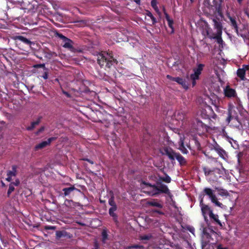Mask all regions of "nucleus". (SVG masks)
Instances as JSON below:
<instances>
[{
	"mask_svg": "<svg viewBox=\"0 0 249 249\" xmlns=\"http://www.w3.org/2000/svg\"><path fill=\"white\" fill-rule=\"evenodd\" d=\"M142 191L150 196H157L160 194L170 195V192L167 186L161 182H157L156 184H151L142 181L140 185Z\"/></svg>",
	"mask_w": 249,
	"mask_h": 249,
	"instance_id": "f257e3e1",
	"label": "nucleus"
},
{
	"mask_svg": "<svg viewBox=\"0 0 249 249\" xmlns=\"http://www.w3.org/2000/svg\"><path fill=\"white\" fill-rule=\"evenodd\" d=\"M205 176L209 181H216L223 176L225 172V169L222 167L221 168L213 167L210 168L207 167L203 168Z\"/></svg>",
	"mask_w": 249,
	"mask_h": 249,
	"instance_id": "f03ea898",
	"label": "nucleus"
},
{
	"mask_svg": "<svg viewBox=\"0 0 249 249\" xmlns=\"http://www.w3.org/2000/svg\"><path fill=\"white\" fill-rule=\"evenodd\" d=\"M97 61L101 66H104L106 63V67L110 68L113 64L117 63V61L113 57L111 53H99L98 55Z\"/></svg>",
	"mask_w": 249,
	"mask_h": 249,
	"instance_id": "7ed1b4c3",
	"label": "nucleus"
},
{
	"mask_svg": "<svg viewBox=\"0 0 249 249\" xmlns=\"http://www.w3.org/2000/svg\"><path fill=\"white\" fill-rule=\"evenodd\" d=\"M161 152L162 155L167 156L171 160H174L175 159H177L181 165H184L186 163V160L179 153H175L170 147H164Z\"/></svg>",
	"mask_w": 249,
	"mask_h": 249,
	"instance_id": "20e7f679",
	"label": "nucleus"
},
{
	"mask_svg": "<svg viewBox=\"0 0 249 249\" xmlns=\"http://www.w3.org/2000/svg\"><path fill=\"white\" fill-rule=\"evenodd\" d=\"M202 34L204 36H208L210 38L216 39L218 44H221L223 42L221 37L222 33L220 34L213 33L211 28L207 23H204Z\"/></svg>",
	"mask_w": 249,
	"mask_h": 249,
	"instance_id": "39448f33",
	"label": "nucleus"
},
{
	"mask_svg": "<svg viewBox=\"0 0 249 249\" xmlns=\"http://www.w3.org/2000/svg\"><path fill=\"white\" fill-rule=\"evenodd\" d=\"M203 193L205 195L208 196L211 199L212 203H214L216 206L222 208L223 204L218 201L217 197L214 194V191L209 188H205L203 190Z\"/></svg>",
	"mask_w": 249,
	"mask_h": 249,
	"instance_id": "423d86ee",
	"label": "nucleus"
},
{
	"mask_svg": "<svg viewBox=\"0 0 249 249\" xmlns=\"http://www.w3.org/2000/svg\"><path fill=\"white\" fill-rule=\"evenodd\" d=\"M204 67V64H199L197 65L196 68L194 69V73L190 75V78L193 80L192 84L193 86L196 85V80L198 79L199 76L201 73Z\"/></svg>",
	"mask_w": 249,
	"mask_h": 249,
	"instance_id": "0eeeda50",
	"label": "nucleus"
},
{
	"mask_svg": "<svg viewBox=\"0 0 249 249\" xmlns=\"http://www.w3.org/2000/svg\"><path fill=\"white\" fill-rule=\"evenodd\" d=\"M234 112L235 111H233L232 108L229 109L228 116L226 119V122L228 124H229L231 121H232L233 123H235V122H236V123H235V124H232V125L237 127L239 126L240 124L238 121V116L236 114L234 115Z\"/></svg>",
	"mask_w": 249,
	"mask_h": 249,
	"instance_id": "6e6552de",
	"label": "nucleus"
},
{
	"mask_svg": "<svg viewBox=\"0 0 249 249\" xmlns=\"http://www.w3.org/2000/svg\"><path fill=\"white\" fill-rule=\"evenodd\" d=\"M200 207L201 208V212L202 215L204 218L205 221L207 222L208 219L207 217V215L210 216L211 213H213L212 211L211 210L210 208L207 205H205L203 203V199L201 197V196H200Z\"/></svg>",
	"mask_w": 249,
	"mask_h": 249,
	"instance_id": "1a4fd4ad",
	"label": "nucleus"
},
{
	"mask_svg": "<svg viewBox=\"0 0 249 249\" xmlns=\"http://www.w3.org/2000/svg\"><path fill=\"white\" fill-rule=\"evenodd\" d=\"M57 36L63 40V47L65 48H67L71 50L73 49V43L71 40L65 36L61 34H58Z\"/></svg>",
	"mask_w": 249,
	"mask_h": 249,
	"instance_id": "9d476101",
	"label": "nucleus"
},
{
	"mask_svg": "<svg viewBox=\"0 0 249 249\" xmlns=\"http://www.w3.org/2000/svg\"><path fill=\"white\" fill-rule=\"evenodd\" d=\"M249 70V66L243 65L241 68L238 69L237 71V75L242 80H245V74L247 71Z\"/></svg>",
	"mask_w": 249,
	"mask_h": 249,
	"instance_id": "9b49d317",
	"label": "nucleus"
},
{
	"mask_svg": "<svg viewBox=\"0 0 249 249\" xmlns=\"http://www.w3.org/2000/svg\"><path fill=\"white\" fill-rule=\"evenodd\" d=\"M174 118L176 120V121L178 122V123H177L176 124L177 125H179L180 122H182V121L185 119V114L182 111H177L174 114Z\"/></svg>",
	"mask_w": 249,
	"mask_h": 249,
	"instance_id": "f8f14e48",
	"label": "nucleus"
},
{
	"mask_svg": "<svg viewBox=\"0 0 249 249\" xmlns=\"http://www.w3.org/2000/svg\"><path fill=\"white\" fill-rule=\"evenodd\" d=\"M214 149L216 151V152L222 159L224 160H226L227 159V155L226 151L219 145L216 144L214 146Z\"/></svg>",
	"mask_w": 249,
	"mask_h": 249,
	"instance_id": "ddd939ff",
	"label": "nucleus"
},
{
	"mask_svg": "<svg viewBox=\"0 0 249 249\" xmlns=\"http://www.w3.org/2000/svg\"><path fill=\"white\" fill-rule=\"evenodd\" d=\"M224 93L228 97H234L236 96V93L235 89L227 86L224 89Z\"/></svg>",
	"mask_w": 249,
	"mask_h": 249,
	"instance_id": "4468645a",
	"label": "nucleus"
},
{
	"mask_svg": "<svg viewBox=\"0 0 249 249\" xmlns=\"http://www.w3.org/2000/svg\"><path fill=\"white\" fill-rule=\"evenodd\" d=\"M54 138H50L48 139L47 141L42 142H41L39 143V144H37L35 146L36 150H38L42 149L46 146H47L48 145H49L52 141L54 140Z\"/></svg>",
	"mask_w": 249,
	"mask_h": 249,
	"instance_id": "2eb2a0df",
	"label": "nucleus"
},
{
	"mask_svg": "<svg viewBox=\"0 0 249 249\" xmlns=\"http://www.w3.org/2000/svg\"><path fill=\"white\" fill-rule=\"evenodd\" d=\"M213 22L214 28L216 29V32L215 34L222 33V26L220 22L217 20V18H213Z\"/></svg>",
	"mask_w": 249,
	"mask_h": 249,
	"instance_id": "dca6fc26",
	"label": "nucleus"
},
{
	"mask_svg": "<svg viewBox=\"0 0 249 249\" xmlns=\"http://www.w3.org/2000/svg\"><path fill=\"white\" fill-rule=\"evenodd\" d=\"M163 12L164 14L165 15V18L168 22V26L170 28L171 31V33H173L174 32V27H173V24H174V21L172 19H171L169 15L166 13L165 11V8H163Z\"/></svg>",
	"mask_w": 249,
	"mask_h": 249,
	"instance_id": "f3484780",
	"label": "nucleus"
},
{
	"mask_svg": "<svg viewBox=\"0 0 249 249\" xmlns=\"http://www.w3.org/2000/svg\"><path fill=\"white\" fill-rule=\"evenodd\" d=\"M196 129L202 132L207 131V127L206 124L200 120H196L195 124Z\"/></svg>",
	"mask_w": 249,
	"mask_h": 249,
	"instance_id": "a211bd4d",
	"label": "nucleus"
},
{
	"mask_svg": "<svg viewBox=\"0 0 249 249\" xmlns=\"http://www.w3.org/2000/svg\"><path fill=\"white\" fill-rule=\"evenodd\" d=\"M224 0H213V4L218 13L222 11V4Z\"/></svg>",
	"mask_w": 249,
	"mask_h": 249,
	"instance_id": "6ab92c4d",
	"label": "nucleus"
},
{
	"mask_svg": "<svg viewBox=\"0 0 249 249\" xmlns=\"http://www.w3.org/2000/svg\"><path fill=\"white\" fill-rule=\"evenodd\" d=\"M56 237L57 238H60L63 237L71 238V235L65 231H56Z\"/></svg>",
	"mask_w": 249,
	"mask_h": 249,
	"instance_id": "aec40b11",
	"label": "nucleus"
},
{
	"mask_svg": "<svg viewBox=\"0 0 249 249\" xmlns=\"http://www.w3.org/2000/svg\"><path fill=\"white\" fill-rule=\"evenodd\" d=\"M175 82L181 85L184 89H188V84H187L185 79L180 77H177L175 79Z\"/></svg>",
	"mask_w": 249,
	"mask_h": 249,
	"instance_id": "412c9836",
	"label": "nucleus"
},
{
	"mask_svg": "<svg viewBox=\"0 0 249 249\" xmlns=\"http://www.w3.org/2000/svg\"><path fill=\"white\" fill-rule=\"evenodd\" d=\"M74 190L78 191V190L76 189L75 187H74L73 186H72L68 188H64L62 189V191L64 192L63 195L64 196H69L71 194L72 192H73Z\"/></svg>",
	"mask_w": 249,
	"mask_h": 249,
	"instance_id": "4be33fe9",
	"label": "nucleus"
},
{
	"mask_svg": "<svg viewBox=\"0 0 249 249\" xmlns=\"http://www.w3.org/2000/svg\"><path fill=\"white\" fill-rule=\"evenodd\" d=\"M16 175V168L15 166L12 167V170L11 171H9L7 172V178H6V180L8 181H10L12 179V178L13 177H15Z\"/></svg>",
	"mask_w": 249,
	"mask_h": 249,
	"instance_id": "5701e85b",
	"label": "nucleus"
},
{
	"mask_svg": "<svg viewBox=\"0 0 249 249\" xmlns=\"http://www.w3.org/2000/svg\"><path fill=\"white\" fill-rule=\"evenodd\" d=\"M65 205L70 208H74L79 205L78 203L75 202L72 200L66 199L65 201Z\"/></svg>",
	"mask_w": 249,
	"mask_h": 249,
	"instance_id": "b1692460",
	"label": "nucleus"
},
{
	"mask_svg": "<svg viewBox=\"0 0 249 249\" xmlns=\"http://www.w3.org/2000/svg\"><path fill=\"white\" fill-rule=\"evenodd\" d=\"M117 210V208L115 207H111L109 209V215L112 217L114 221L115 222H117V215L114 213Z\"/></svg>",
	"mask_w": 249,
	"mask_h": 249,
	"instance_id": "393cba45",
	"label": "nucleus"
},
{
	"mask_svg": "<svg viewBox=\"0 0 249 249\" xmlns=\"http://www.w3.org/2000/svg\"><path fill=\"white\" fill-rule=\"evenodd\" d=\"M158 2L157 0H152L151 1V5L152 8L154 9V10L156 12V13L160 15V12L159 10V9L157 6Z\"/></svg>",
	"mask_w": 249,
	"mask_h": 249,
	"instance_id": "a878e982",
	"label": "nucleus"
},
{
	"mask_svg": "<svg viewBox=\"0 0 249 249\" xmlns=\"http://www.w3.org/2000/svg\"><path fill=\"white\" fill-rule=\"evenodd\" d=\"M210 217L211 219H213L217 224L222 226V224L220 220L218 219V216L216 214H213V213H211L210 214Z\"/></svg>",
	"mask_w": 249,
	"mask_h": 249,
	"instance_id": "bb28decb",
	"label": "nucleus"
},
{
	"mask_svg": "<svg viewBox=\"0 0 249 249\" xmlns=\"http://www.w3.org/2000/svg\"><path fill=\"white\" fill-rule=\"evenodd\" d=\"M40 118H38L36 121L32 122L31 125L27 127V130H31L35 127L36 125L38 124L40 122Z\"/></svg>",
	"mask_w": 249,
	"mask_h": 249,
	"instance_id": "cd10ccee",
	"label": "nucleus"
},
{
	"mask_svg": "<svg viewBox=\"0 0 249 249\" xmlns=\"http://www.w3.org/2000/svg\"><path fill=\"white\" fill-rule=\"evenodd\" d=\"M178 149L182 152L183 154H187L188 152V150L186 149V148L183 145V141L180 140V141L179 142V146Z\"/></svg>",
	"mask_w": 249,
	"mask_h": 249,
	"instance_id": "c85d7f7f",
	"label": "nucleus"
},
{
	"mask_svg": "<svg viewBox=\"0 0 249 249\" xmlns=\"http://www.w3.org/2000/svg\"><path fill=\"white\" fill-rule=\"evenodd\" d=\"M215 189L218 192V194L220 196H228V192L226 190H224V189H218V188H216Z\"/></svg>",
	"mask_w": 249,
	"mask_h": 249,
	"instance_id": "c756f323",
	"label": "nucleus"
},
{
	"mask_svg": "<svg viewBox=\"0 0 249 249\" xmlns=\"http://www.w3.org/2000/svg\"><path fill=\"white\" fill-rule=\"evenodd\" d=\"M147 204L149 205L156 207L158 208H161L162 207V205L156 201H148L147 202Z\"/></svg>",
	"mask_w": 249,
	"mask_h": 249,
	"instance_id": "7c9ffc66",
	"label": "nucleus"
},
{
	"mask_svg": "<svg viewBox=\"0 0 249 249\" xmlns=\"http://www.w3.org/2000/svg\"><path fill=\"white\" fill-rule=\"evenodd\" d=\"M145 14L147 17H149L151 19L153 24H154L157 22L156 18L153 16L150 11H146Z\"/></svg>",
	"mask_w": 249,
	"mask_h": 249,
	"instance_id": "2f4dec72",
	"label": "nucleus"
},
{
	"mask_svg": "<svg viewBox=\"0 0 249 249\" xmlns=\"http://www.w3.org/2000/svg\"><path fill=\"white\" fill-rule=\"evenodd\" d=\"M18 38L19 40L27 45H30L32 44V42L30 40L22 36H18Z\"/></svg>",
	"mask_w": 249,
	"mask_h": 249,
	"instance_id": "473e14b6",
	"label": "nucleus"
},
{
	"mask_svg": "<svg viewBox=\"0 0 249 249\" xmlns=\"http://www.w3.org/2000/svg\"><path fill=\"white\" fill-rule=\"evenodd\" d=\"M107 231L105 230H104L102 232V242L103 243H106V241L107 238Z\"/></svg>",
	"mask_w": 249,
	"mask_h": 249,
	"instance_id": "72a5a7b5",
	"label": "nucleus"
},
{
	"mask_svg": "<svg viewBox=\"0 0 249 249\" xmlns=\"http://www.w3.org/2000/svg\"><path fill=\"white\" fill-rule=\"evenodd\" d=\"M229 18L231 22V25L236 30H237V25L235 20L232 18L231 17L229 16Z\"/></svg>",
	"mask_w": 249,
	"mask_h": 249,
	"instance_id": "f704fd0d",
	"label": "nucleus"
},
{
	"mask_svg": "<svg viewBox=\"0 0 249 249\" xmlns=\"http://www.w3.org/2000/svg\"><path fill=\"white\" fill-rule=\"evenodd\" d=\"M160 179L166 183H170L171 180V178L167 175L164 177L160 178Z\"/></svg>",
	"mask_w": 249,
	"mask_h": 249,
	"instance_id": "c9c22d12",
	"label": "nucleus"
},
{
	"mask_svg": "<svg viewBox=\"0 0 249 249\" xmlns=\"http://www.w3.org/2000/svg\"><path fill=\"white\" fill-rule=\"evenodd\" d=\"M108 203L111 206V207L117 208V206L116 203L114 201L113 197H111L110 198H109L108 200Z\"/></svg>",
	"mask_w": 249,
	"mask_h": 249,
	"instance_id": "e433bc0d",
	"label": "nucleus"
},
{
	"mask_svg": "<svg viewBox=\"0 0 249 249\" xmlns=\"http://www.w3.org/2000/svg\"><path fill=\"white\" fill-rule=\"evenodd\" d=\"M15 186H13V184L10 183L9 185V189L7 192V195L8 196L13 192L15 190Z\"/></svg>",
	"mask_w": 249,
	"mask_h": 249,
	"instance_id": "4c0bfd02",
	"label": "nucleus"
},
{
	"mask_svg": "<svg viewBox=\"0 0 249 249\" xmlns=\"http://www.w3.org/2000/svg\"><path fill=\"white\" fill-rule=\"evenodd\" d=\"M223 137L226 138L227 140L230 143H231V141H234V140L228 136L227 133H223L222 134Z\"/></svg>",
	"mask_w": 249,
	"mask_h": 249,
	"instance_id": "58836bf2",
	"label": "nucleus"
},
{
	"mask_svg": "<svg viewBox=\"0 0 249 249\" xmlns=\"http://www.w3.org/2000/svg\"><path fill=\"white\" fill-rule=\"evenodd\" d=\"M151 237V235H144L141 236V239L143 240H149Z\"/></svg>",
	"mask_w": 249,
	"mask_h": 249,
	"instance_id": "ea45409f",
	"label": "nucleus"
},
{
	"mask_svg": "<svg viewBox=\"0 0 249 249\" xmlns=\"http://www.w3.org/2000/svg\"><path fill=\"white\" fill-rule=\"evenodd\" d=\"M235 104H237V107H240L241 106V102L239 98L236 97Z\"/></svg>",
	"mask_w": 249,
	"mask_h": 249,
	"instance_id": "a19ab883",
	"label": "nucleus"
},
{
	"mask_svg": "<svg viewBox=\"0 0 249 249\" xmlns=\"http://www.w3.org/2000/svg\"><path fill=\"white\" fill-rule=\"evenodd\" d=\"M188 230L191 232L193 235H195V230L193 227L189 226L187 228Z\"/></svg>",
	"mask_w": 249,
	"mask_h": 249,
	"instance_id": "79ce46f5",
	"label": "nucleus"
},
{
	"mask_svg": "<svg viewBox=\"0 0 249 249\" xmlns=\"http://www.w3.org/2000/svg\"><path fill=\"white\" fill-rule=\"evenodd\" d=\"M231 146L234 148L236 149L238 147V144H237L236 141H231Z\"/></svg>",
	"mask_w": 249,
	"mask_h": 249,
	"instance_id": "37998d69",
	"label": "nucleus"
},
{
	"mask_svg": "<svg viewBox=\"0 0 249 249\" xmlns=\"http://www.w3.org/2000/svg\"><path fill=\"white\" fill-rule=\"evenodd\" d=\"M166 77L167 79H168L170 80L173 81H175V79L176 78V77H173L170 76V75H167L166 76Z\"/></svg>",
	"mask_w": 249,
	"mask_h": 249,
	"instance_id": "c03bdc74",
	"label": "nucleus"
},
{
	"mask_svg": "<svg viewBox=\"0 0 249 249\" xmlns=\"http://www.w3.org/2000/svg\"><path fill=\"white\" fill-rule=\"evenodd\" d=\"M11 184H13V186H18L19 184V181L18 180H16L15 182H13L11 183Z\"/></svg>",
	"mask_w": 249,
	"mask_h": 249,
	"instance_id": "a18cd8bd",
	"label": "nucleus"
},
{
	"mask_svg": "<svg viewBox=\"0 0 249 249\" xmlns=\"http://www.w3.org/2000/svg\"><path fill=\"white\" fill-rule=\"evenodd\" d=\"M42 77L44 79H47L48 78V77L47 72H46V71L44 72V73H43V74Z\"/></svg>",
	"mask_w": 249,
	"mask_h": 249,
	"instance_id": "49530a36",
	"label": "nucleus"
},
{
	"mask_svg": "<svg viewBox=\"0 0 249 249\" xmlns=\"http://www.w3.org/2000/svg\"><path fill=\"white\" fill-rule=\"evenodd\" d=\"M62 92L64 94H65L67 97H71V95L67 91H65V90H62Z\"/></svg>",
	"mask_w": 249,
	"mask_h": 249,
	"instance_id": "de8ad7c7",
	"label": "nucleus"
},
{
	"mask_svg": "<svg viewBox=\"0 0 249 249\" xmlns=\"http://www.w3.org/2000/svg\"><path fill=\"white\" fill-rule=\"evenodd\" d=\"M94 249H99V245L97 241H95L94 244Z\"/></svg>",
	"mask_w": 249,
	"mask_h": 249,
	"instance_id": "09e8293b",
	"label": "nucleus"
},
{
	"mask_svg": "<svg viewBox=\"0 0 249 249\" xmlns=\"http://www.w3.org/2000/svg\"><path fill=\"white\" fill-rule=\"evenodd\" d=\"M139 247H140V246H137V245L131 246H128V247H127L126 249H132V248H138Z\"/></svg>",
	"mask_w": 249,
	"mask_h": 249,
	"instance_id": "8fccbe9b",
	"label": "nucleus"
},
{
	"mask_svg": "<svg viewBox=\"0 0 249 249\" xmlns=\"http://www.w3.org/2000/svg\"><path fill=\"white\" fill-rule=\"evenodd\" d=\"M84 160L88 161L90 163H91L92 164H93L94 163L93 161L92 160H91L89 159H84Z\"/></svg>",
	"mask_w": 249,
	"mask_h": 249,
	"instance_id": "3c124183",
	"label": "nucleus"
},
{
	"mask_svg": "<svg viewBox=\"0 0 249 249\" xmlns=\"http://www.w3.org/2000/svg\"><path fill=\"white\" fill-rule=\"evenodd\" d=\"M138 5L141 4V0H134Z\"/></svg>",
	"mask_w": 249,
	"mask_h": 249,
	"instance_id": "603ef678",
	"label": "nucleus"
},
{
	"mask_svg": "<svg viewBox=\"0 0 249 249\" xmlns=\"http://www.w3.org/2000/svg\"><path fill=\"white\" fill-rule=\"evenodd\" d=\"M217 249H227L226 248L222 247L221 245H219L217 247Z\"/></svg>",
	"mask_w": 249,
	"mask_h": 249,
	"instance_id": "864d4df0",
	"label": "nucleus"
},
{
	"mask_svg": "<svg viewBox=\"0 0 249 249\" xmlns=\"http://www.w3.org/2000/svg\"><path fill=\"white\" fill-rule=\"evenodd\" d=\"M212 104L213 105H214L215 107H216V103L215 100H214V102L213 101H212Z\"/></svg>",
	"mask_w": 249,
	"mask_h": 249,
	"instance_id": "5fc2aeb1",
	"label": "nucleus"
},
{
	"mask_svg": "<svg viewBox=\"0 0 249 249\" xmlns=\"http://www.w3.org/2000/svg\"><path fill=\"white\" fill-rule=\"evenodd\" d=\"M222 133L223 134V133H226V131H225V127H224L222 129Z\"/></svg>",
	"mask_w": 249,
	"mask_h": 249,
	"instance_id": "6e6d98bb",
	"label": "nucleus"
},
{
	"mask_svg": "<svg viewBox=\"0 0 249 249\" xmlns=\"http://www.w3.org/2000/svg\"><path fill=\"white\" fill-rule=\"evenodd\" d=\"M246 14L247 15V16H248V17L249 18V11H248V10H247V11L246 12Z\"/></svg>",
	"mask_w": 249,
	"mask_h": 249,
	"instance_id": "4d7b16f0",
	"label": "nucleus"
},
{
	"mask_svg": "<svg viewBox=\"0 0 249 249\" xmlns=\"http://www.w3.org/2000/svg\"><path fill=\"white\" fill-rule=\"evenodd\" d=\"M243 0H237V1L239 3H241V2H242Z\"/></svg>",
	"mask_w": 249,
	"mask_h": 249,
	"instance_id": "13d9d810",
	"label": "nucleus"
},
{
	"mask_svg": "<svg viewBox=\"0 0 249 249\" xmlns=\"http://www.w3.org/2000/svg\"><path fill=\"white\" fill-rule=\"evenodd\" d=\"M203 234H205L206 233V230H205V228H204L203 230Z\"/></svg>",
	"mask_w": 249,
	"mask_h": 249,
	"instance_id": "bf43d9fd",
	"label": "nucleus"
},
{
	"mask_svg": "<svg viewBox=\"0 0 249 249\" xmlns=\"http://www.w3.org/2000/svg\"><path fill=\"white\" fill-rule=\"evenodd\" d=\"M40 66L41 67H43L45 66V65H44V64H41V65H40Z\"/></svg>",
	"mask_w": 249,
	"mask_h": 249,
	"instance_id": "052dcab7",
	"label": "nucleus"
},
{
	"mask_svg": "<svg viewBox=\"0 0 249 249\" xmlns=\"http://www.w3.org/2000/svg\"><path fill=\"white\" fill-rule=\"evenodd\" d=\"M196 0H190L191 2L192 3H193V2H195Z\"/></svg>",
	"mask_w": 249,
	"mask_h": 249,
	"instance_id": "680f3d73",
	"label": "nucleus"
},
{
	"mask_svg": "<svg viewBox=\"0 0 249 249\" xmlns=\"http://www.w3.org/2000/svg\"><path fill=\"white\" fill-rule=\"evenodd\" d=\"M207 100L210 101H212V100L209 97L207 98Z\"/></svg>",
	"mask_w": 249,
	"mask_h": 249,
	"instance_id": "e2e57ef3",
	"label": "nucleus"
},
{
	"mask_svg": "<svg viewBox=\"0 0 249 249\" xmlns=\"http://www.w3.org/2000/svg\"><path fill=\"white\" fill-rule=\"evenodd\" d=\"M43 129H44V128H43V127H42V128H41L40 129V130H39V131H42Z\"/></svg>",
	"mask_w": 249,
	"mask_h": 249,
	"instance_id": "0e129e2a",
	"label": "nucleus"
},
{
	"mask_svg": "<svg viewBox=\"0 0 249 249\" xmlns=\"http://www.w3.org/2000/svg\"><path fill=\"white\" fill-rule=\"evenodd\" d=\"M207 107H208L209 109H210V108H211V107H210L209 106H208Z\"/></svg>",
	"mask_w": 249,
	"mask_h": 249,
	"instance_id": "69168bd1",
	"label": "nucleus"
}]
</instances>
